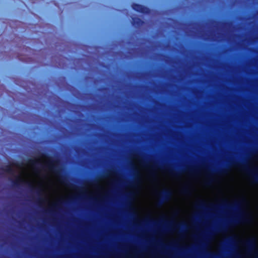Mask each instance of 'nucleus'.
Here are the masks:
<instances>
[{
	"instance_id": "4",
	"label": "nucleus",
	"mask_w": 258,
	"mask_h": 258,
	"mask_svg": "<svg viewBox=\"0 0 258 258\" xmlns=\"http://www.w3.org/2000/svg\"><path fill=\"white\" fill-rule=\"evenodd\" d=\"M133 205L136 209L138 208L137 203L136 201L134 202V203H133Z\"/></svg>"
},
{
	"instance_id": "3",
	"label": "nucleus",
	"mask_w": 258,
	"mask_h": 258,
	"mask_svg": "<svg viewBox=\"0 0 258 258\" xmlns=\"http://www.w3.org/2000/svg\"><path fill=\"white\" fill-rule=\"evenodd\" d=\"M42 162L45 164H48L49 163V161L46 158H44L43 159V161H42Z\"/></svg>"
},
{
	"instance_id": "1",
	"label": "nucleus",
	"mask_w": 258,
	"mask_h": 258,
	"mask_svg": "<svg viewBox=\"0 0 258 258\" xmlns=\"http://www.w3.org/2000/svg\"><path fill=\"white\" fill-rule=\"evenodd\" d=\"M7 171L14 176L17 183L27 184L40 190L45 195L51 205L80 198L101 201L104 198L109 188V183L105 180L88 184L82 188L71 187L51 173H42L36 169L34 163L14 164L9 167Z\"/></svg>"
},
{
	"instance_id": "2",
	"label": "nucleus",
	"mask_w": 258,
	"mask_h": 258,
	"mask_svg": "<svg viewBox=\"0 0 258 258\" xmlns=\"http://www.w3.org/2000/svg\"><path fill=\"white\" fill-rule=\"evenodd\" d=\"M143 188V185L142 184H140L138 187L134 186L130 187V190L134 193L135 198L136 199L142 191Z\"/></svg>"
}]
</instances>
